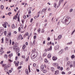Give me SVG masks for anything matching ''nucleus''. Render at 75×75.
<instances>
[{
	"label": "nucleus",
	"mask_w": 75,
	"mask_h": 75,
	"mask_svg": "<svg viewBox=\"0 0 75 75\" xmlns=\"http://www.w3.org/2000/svg\"><path fill=\"white\" fill-rule=\"evenodd\" d=\"M62 23H65L66 25H68L70 23V20H69L68 17H64L62 20Z\"/></svg>",
	"instance_id": "obj_1"
},
{
	"label": "nucleus",
	"mask_w": 75,
	"mask_h": 75,
	"mask_svg": "<svg viewBox=\"0 0 75 75\" xmlns=\"http://www.w3.org/2000/svg\"><path fill=\"white\" fill-rule=\"evenodd\" d=\"M37 55V52H34L31 55V57L32 59H34Z\"/></svg>",
	"instance_id": "obj_2"
},
{
	"label": "nucleus",
	"mask_w": 75,
	"mask_h": 75,
	"mask_svg": "<svg viewBox=\"0 0 75 75\" xmlns=\"http://www.w3.org/2000/svg\"><path fill=\"white\" fill-rule=\"evenodd\" d=\"M17 45H18L17 43H16L13 47V48L15 50H17V49H18V46H17Z\"/></svg>",
	"instance_id": "obj_3"
},
{
	"label": "nucleus",
	"mask_w": 75,
	"mask_h": 75,
	"mask_svg": "<svg viewBox=\"0 0 75 75\" xmlns=\"http://www.w3.org/2000/svg\"><path fill=\"white\" fill-rule=\"evenodd\" d=\"M7 25H8V23L7 22H5L2 25L4 28H6Z\"/></svg>",
	"instance_id": "obj_4"
},
{
	"label": "nucleus",
	"mask_w": 75,
	"mask_h": 75,
	"mask_svg": "<svg viewBox=\"0 0 75 75\" xmlns=\"http://www.w3.org/2000/svg\"><path fill=\"white\" fill-rule=\"evenodd\" d=\"M53 65L54 67H58L59 64L57 63H54L53 64Z\"/></svg>",
	"instance_id": "obj_5"
},
{
	"label": "nucleus",
	"mask_w": 75,
	"mask_h": 75,
	"mask_svg": "<svg viewBox=\"0 0 75 75\" xmlns=\"http://www.w3.org/2000/svg\"><path fill=\"white\" fill-rule=\"evenodd\" d=\"M4 69L6 72H7L8 71V68L7 66H5L4 67Z\"/></svg>",
	"instance_id": "obj_6"
},
{
	"label": "nucleus",
	"mask_w": 75,
	"mask_h": 75,
	"mask_svg": "<svg viewBox=\"0 0 75 75\" xmlns=\"http://www.w3.org/2000/svg\"><path fill=\"white\" fill-rule=\"evenodd\" d=\"M52 59L53 61H56V60H57V57H52Z\"/></svg>",
	"instance_id": "obj_7"
},
{
	"label": "nucleus",
	"mask_w": 75,
	"mask_h": 75,
	"mask_svg": "<svg viewBox=\"0 0 75 75\" xmlns=\"http://www.w3.org/2000/svg\"><path fill=\"white\" fill-rule=\"evenodd\" d=\"M54 48L55 50H57L59 48V45H56L55 47Z\"/></svg>",
	"instance_id": "obj_8"
},
{
	"label": "nucleus",
	"mask_w": 75,
	"mask_h": 75,
	"mask_svg": "<svg viewBox=\"0 0 75 75\" xmlns=\"http://www.w3.org/2000/svg\"><path fill=\"white\" fill-rule=\"evenodd\" d=\"M3 34V30H0V35L1 36Z\"/></svg>",
	"instance_id": "obj_9"
},
{
	"label": "nucleus",
	"mask_w": 75,
	"mask_h": 75,
	"mask_svg": "<svg viewBox=\"0 0 75 75\" xmlns=\"http://www.w3.org/2000/svg\"><path fill=\"white\" fill-rule=\"evenodd\" d=\"M16 28V26H15V25L14 24H13L12 25L11 28L13 29V28Z\"/></svg>",
	"instance_id": "obj_10"
},
{
	"label": "nucleus",
	"mask_w": 75,
	"mask_h": 75,
	"mask_svg": "<svg viewBox=\"0 0 75 75\" xmlns=\"http://www.w3.org/2000/svg\"><path fill=\"white\" fill-rule=\"evenodd\" d=\"M40 69L41 70H42V71L43 69H44V66L43 65H42L41 66V67L40 68Z\"/></svg>",
	"instance_id": "obj_11"
},
{
	"label": "nucleus",
	"mask_w": 75,
	"mask_h": 75,
	"mask_svg": "<svg viewBox=\"0 0 75 75\" xmlns=\"http://www.w3.org/2000/svg\"><path fill=\"white\" fill-rule=\"evenodd\" d=\"M8 57V56H7V54H5L4 56V58H5V59H7V58Z\"/></svg>",
	"instance_id": "obj_12"
},
{
	"label": "nucleus",
	"mask_w": 75,
	"mask_h": 75,
	"mask_svg": "<svg viewBox=\"0 0 75 75\" xmlns=\"http://www.w3.org/2000/svg\"><path fill=\"white\" fill-rule=\"evenodd\" d=\"M25 73L26 74H28V69H26L25 70Z\"/></svg>",
	"instance_id": "obj_13"
},
{
	"label": "nucleus",
	"mask_w": 75,
	"mask_h": 75,
	"mask_svg": "<svg viewBox=\"0 0 75 75\" xmlns=\"http://www.w3.org/2000/svg\"><path fill=\"white\" fill-rule=\"evenodd\" d=\"M51 57V54H49L47 55V57L48 58H50V57Z\"/></svg>",
	"instance_id": "obj_14"
},
{
	"label": "nucleus",
	"mask_w": 75,
	"mask_h": 75,
	"mask_svg": "<svg viewBox=\"0 0 75 75\" xmlns=\"http://www.w3.org/2000/svg\"><path fill=\"white\" fill-rule=\"evenodd\" d=\"M36 50L35 48H34L33 49V50L32 51V52H33V53L34 52H35V51H36Z\"/></svg>",
	"instance_id": "obj_15"
},
{
	"label": "nucleus",
	"mask_w": 75,
	"mask_h": 75,
	"mask_svg": "<svg viewBox=\"0 0 75 75\" xmlns=\"http://www.w3.org/2000/svg\"><path fill=\"white\" fill-rule=\"evenodd\" d=\"M21 37H22V35H19L18 37V40H20L21 38Z\"/></svg>",
	"instance_id": "obj_16"
},
{
	"label": "nucleus",
	"mask_w": 75,
	"mask_h": 75,
	"mask_svg": "<svg viewBox=\"0 0 75 75\" xmlns=\"http://www.w3.org/2000/svg\"><path fill=\"white\" fill-rule=\"evenodd\" d=\"M25 47H26V46H25V45H23L22 47V49L23 50H24L25 48Z\"/></svg>",
	"instance_id": "obj_17"
},
{
	"label": "nucleus",
	"mask_w": 75,
	"mask_h": 75,
	"mask_svg": "<svg viewBox=\"0 0 75 75\" xmlns=\"http://www.w3.org/2000/svg\"><path fill=\"white\" fill-rule=\"evenodd\" d=\"M52 50V46H51L50 48H49L47 49V51H50V50Z\"/></svg>",
	"instance_id": "obj_18"
},
{
	"label": "nucleus",
	"mask_w": 75,
	"mask_h": 75,
	"mask_svg": "<svg viewBox=\"0 0 75 75\" xmlns=\"http://www.w3.org/2000/svg\"><path fill=\"white\" fill-rule=\"evenodd\" d=\"M44 62L45 63H48V61L47 60V59H45Z\"/></svg>",
	"instance_id": "obj_19"
},
{
	"label": "nucleus",
	"mask_w": 75,
	"mask_h": 75,
	"mask_svg": "<svg viewBox=\"0 0 75 75\" xmlns=\"http://www.w3.org/2000/svg\"><path fill=\"white\" fill-rule=\"evenodd\" d=\"M75 67V66H74V65L72 64H70V68H72V67Z\"/></svg>",
	"instance_id": "obj_20"
},
{
	"label": "nucleus",
	"mask_w": 75,
	"mask_h": 75,
	"mask_svg": "<svg viewBox=\"0 0 75 75\" xmlns=\"http://www.w3.org/2000/svg\"><path fill=\"white\" fill-rule=\"evenodd\" d=\"M62 52H63V50H62L60 51L59 52V53L60 54H62Z\"/></svg>",
	"instance_id": "obj_21"
},
{
	"label": "nucleus",
	"mask_w": 75,
	"mask_h": 75,
	"mask_svg": "<svg viewBox=\"0 0 75 75\" xmlns=\"http://www.w3.org/2000/svg\"><path fill=\"white\" fill-rule=\"evenodd\" d=\"M47 54L46 52L44 53L43 54V57H45L47 56Z\"/></svg>",
	"instance_id": "obj_22"
},
{
	"label": "nucleus",
	"mask_w": 75,
	"mask_h": 75,
	"mask_svg": "<svg viewBox=\"0 0 75 75\" xmlns=\"http://www.w3.org/2000/svg\"><path fill=\"white\" fill-rule=\"evenodd\" d=\"M62 38V35H60L58 37V39H61V38Z\"/></svg>",
	"instance_id": "obj_23"
},
{
	"label": "nucleus",
	"mask_w": 75,
	"mask_h": 75,
	"mask_svg": "<svg viewBox=\"0 0 75 75\" xmlns=\"http://www.w3.org/2000/svg\"><path fill=\"white\" fill-rule=\"evenodd\" d=\"M38 31L39 33V34L40 33V31H41V29L40 28H39L38 30Z\"/></svg>",
	"instance_id": "obj_24"
},
{
	"label": "nucleus",
	"mask_w": 75,
	"mask_h": 75,
	"mask_svg": "<svg viewBox=\"0 0 75 75\" xmlns=\"http://www.w3.org/2000/svg\"><path fill=\"white\" fill-rule=\"evenodd\" d=\"M47 72V70L45 69L43 70V73H46Z\"/></svg>",
	"instance_id": "obj_25"
},
{
	"label": "nucleus",
	"mask_w": 75,
	"mask_h": 75,
	"mask_svg": "<svg viewBox=\"0 0 75 75\" xmlns=\"http://www.w3.org/2000/svg\"><path fill=\"white\" fill-rule=\"evenodd\" d=\"M1 43H3V42H4V38H2L1 39Z\"/></svg>",
	"instance_id": "obj_26"
},
{
	"label": "nucleus",
	"mask_w": 75,
	"mask_h": 75,
	"mask_svg": "<svg viewBox=\"0 0 75 75\" xmlns=\"http://www.w3.org/2000/svg\"><path fill=\"white\" fill-rule=\"evenodd\" d=\"M17 16H16L15 15V16L13 17V19L16 20V19H17Z\"/></svg>",
	"instance_id": "obj_27"
},
{
	"label": "nucleus",
	"mask_w": 75,
	"mask_h": 75,
	"mask_svg": "<svg viewBox=\"0 0 75 75\" xmlns=\"http://www.w3.org/2000/svg\"><path fill=\"white\" fill-rule=\"evenodd\" d=\"M59 73V71L57 70L55 72V74H57Z\"/></svg>",
	"instance_id": "obj_28"
},
{
	"label": "nucleus",
	"mask_w": 75,
	"mask_h": 75,
	"mask_svg": "<svg viewBox=\"0 0 75 75\" xmlns=\"http://www.w3.org/2000/svg\"><path fill=\"white\" fill-rule=\"evenodd\" d=\"M8 56L9 57H11L13 56V54L11 53V54H9L8 55Z\"/></svg>",
	"instance_id": "obj_29"
},
{
	"label": "nucleus",
	"mask_w": 75,
	"mask_h": 75,
	"mask_svg": "<svg viewBox=\"0 0 75 75\" xmlns=\"http://www.w3.org/2000/svg\"><path fill=\"white\" fill-rule=\"evenodd\" d=\"M70 62L69 61L67 63V65H69V64H70Z\"/></svg>",
	"instance_id": "obj_30"
},
{
	"label": "nucleus",
	"mask_w": 75,
	"mask_h": 75,
	"mask_svg": "<svg viewBox=\"0 0 75 75\" xmlns=\"http://www.w3.org/2000/svg\"><path fill=\"white\" fill-rule=\"evenodd\" d=\"M44 32H45L44 30V29H42V30L41 31V33H44Z\"/></svg>",
	"instance_id": "obj_31"
},
{
	"label": "nucleus",
	"mask_w": 75,
	"mask_h": 75,
	"mask_svg": "<svg viewBox=\"0 0 75 75\" xmlns=\"http://www.w3.org/2000/svg\"><path fill=\"white\" fill-rule=\"evenodd\" d=\"M1 8L2 10H3V8H4V6H3V5H1Z\"/></svg>",
	"instance_id": "obj_32"
},
{
	"label": "nucleus",
	"mask_w": 75,
	"mask_h": 75,
	"mask_svg": "<svg viewBox=\"0 0 75 75\" xmlns=\"http://www.w3.org/2000/svg\"><path fill=\"white\" fill-rule=\"evenodd\" d=\"M2 65V67H7V66H6V64H3Z\"/></svg>",
	"instance_id": "obj_33"
},
{
	"label": "nucleus",
	"mask_w": 75,
	"mask_h": 75,
	"mask_svg": "<svg viewBox=\"0 0 75 75\" xmlns=\"http://www.w3.org/2000/svg\"><path fill=\"white\" fill-rule=\"evenodd\" d=\"M71 58H75V56L74 55H73L71 56Z\"/></svg>",
	"instance_id": "obj_34"
},
{
	"label": "nucleus",
	"mask_w": 75,
	"mask_h": 75,
	"mask_svg": "<svg viewBox=\"0 0 75 75\" xmlns=\"http://www.w3.org/2000/svg\"><path fill=\"white\" fill-rule=\"evenodd\" d=\"M64 49L65 50H68V47H66L64 48Z\"/></svg>",
	"instance_id": "obj_35"
},
{
	"label": "nucleus",
	"mask_w": 75,
	"mask_h": 75,
	"mask_svg": "<svg viewBox=\"0 0 75 75\" xmlns=\"http://www.w3.org/2000/svg\"><path fill=\"white\" fill-rule=\"evenodd\" d=\"M15 65L16 67H18V64H17V63H16L15 64Z\"/></svg>",
	"instance_id": "obj_36"
},
{
	"label": "nucleus",
	"mask_w": 75,
	"mask_h": 75,
	"mask_svg": "<svg viewBox=\"0 0 75 75\" xmlns=\"http://www.w3.org/2000/svg\"><path fill=\"white\" fill-rule=\"evenodd\" d=\"M54 7H56L57 4H56V3H54Z\"/></svg>",
	"instance_id": "obj_37"
},
{
	"label": "nucleus",
	"mask_w": 75,
	"mask_h": 75,
	"mask_svg": "<svg viewBox=\"0 0 75 75\" xmlns=\"http://www.w3.org/2000/svg\"><path fill=\"white\" fill-rule=\"evenodd\" d=\"M18 30L19 32H20V30H21V28L20 27H19L18 28Z\"/></svg>",
	"instance_id": "obj_38"
},
{
	"label": "nucleus",
	"mask_w": 75,
	"mask_h": 75,
	"mask_svg": "<svg viewBox=\"0 0 75 75\" xmlns=\"http://www.w3.org/2000/svg\"><path fill=\"white\" fill-rule=\"evenodd\" d=\"M4 62V61H1V62L0 63V64H1V65L2 64H3V62Z\"/></svg>",
	"instance_id": "obj_39"
},
{
	"label": "nucleus",
	"mask_w": 75,
	"mask_h": 75,
	"mask_svg": "<svg viewBox=\"0 0 75 75\" xmlns=\"http://www.w3.org/2000/svg\"><path fill=\"white\" fill-rule=\"evenodd\" d=\"M28 70H29V72H30V65L28 66Z\"/></svg>",
	"instance_id": "obj_40"
},
{
	"label": "nucleus",
	"mask_w": 75,
	"mask_h": 75,
	"mask_svg": "<svg viewBox=\"0 0 75 75\" xmlns=\"http://www.w3.org/2000/svg\"><path fill=\"white\" fill-rule=\"evenodd\" d=\"M51 70L52 71H53L54 70V68L53 67H52L51 68Z\"/></svg>",
	"instance_id": "obj_41"
},
{
	"label": "nucleus",
	"mask_w": 75,
	"mask_h": 75,
	"mask_svg": "<svg viewBox=\"0 0 75 75\" xmlns=\"http://www.w3.org/2000/svg\"><path fill=\"white\" fill-rule=\"evenodd\" d=\"M47 8H44L42 10V11H46V10H47Z\"/></svg>",
	"instance_id": "obj_42"
},
{
	"label": "nucleus",
	"mask_w": 75,
	"mask_h": 75,
	"mask_svg": "<svg viewBox=\"0 0 75 75\" xmlns=\"http://www.w3.org/2000/svg\"><path fill=\"white\" fill-rule=\"evenodd\" d=\"M33 18H32L30 19V23H32V22H33Z\"/></svg>",
	"instance_id": "obj_43"
},
{
	"label": "nucleus",
	"mask_w": 75,
	"mask_h": 75,
	"mask_svg": "<svg viewBox=\"0 0 75 75\" xmlns=\"http://www.w3.org/2000/svg\"><path fill=\"white\" fill-rule=\"evenodd\" d=\"M11 34V32H9V33H8V35L9 36V37H10Z\"/></svg>",
	"instance_id": "obj_44"
},
{
	"label": "nucleus",
	"mask_w": 75,
	"mask_h": 75,
	"mask_svg": "<svg viewBox=\"0 0 75 75\" xmlns=\"http://www.w3.org/2000/svg\"><path fill=\"white\" fill-rule=\"evenodd\" d=\"M72 42H70L68 43H67L68 45H69V44H72Z\"/></svg>",
	"instance_id": "obj_45"
},
{
	"label": "nucleus",
	"mask_w": 75,
	"mask_h": 75,
	"mask_svg": "<svg viewBox=\"0 0 75 75\" xmlns=\"http://www.w3.org/2000/svg\"><path fill=\"white\" fill-rule=\"evenodd\" d=\"M36 37H37V36H36V35H35L33 37V38H34V40H35V39H36Z\"/></svg>",
	"instance_id": "obj_46"
},
{
	"label": "nucleus",
	"mask_w": 75,
	"mask_h": 75,
	"mask_svg": "<svg viewBox=\"0 0 75 75\" xmlns=\"http://www.w3.org/2000/svg\"><path fill=\"white\" fill-rule=\"evenodd\" d=\"M3 51V48H2V47H1V50H0V52H2Z\"/></svg>",
	"instance_id": "obj_47"
},
{
	"label": "nucleus",
	"mask_w": 75,
	"mask_h": 75,
	"mask_svg": "<svg viewBox=\"0 0 75 75\" xmlns=\"http://www.w3.org/2000/svg\"><path fill=\"white\" fill-rule=\"evenodd\" d=\"M28 58H29L28 57V58H27L26 59H25L26 62H27V61H28Z\"/></svg>",
	"instance_id": "obj_48"
},
{
	"label": "nucleus",
	"mask_w": 75,
	"mask_h": 75,
	"mask_svg": "<svg viewBox=\"0 0 75 75\" xmlns=\"http://www.w3.org/2000/svg\"><path fill=\"white\" fill-rule=\"evenodd\" d=\"M25 35H26L27 36H28V32L26 33Z\"/></svg>",
	"instance_id": "obj_49"
},
{
	"label": "nucleus",
	"mask_w": 75,
	"mask_h": 75,
	"mask_svg": "<svg viewBox=\"0 0 75 75\" xmlns=\"http://www.w3.org/2000/svg\"><path fill=\"white\" fill-rule=\"evenodd\" d=\"M57 69H58L59 70L61 69V67H57Z\"/></svg>",
	"instance_id": "obj_50"
},
{
	"label": "nucleus",
	"mask_w": 75,
	"mask_h": 75,
	"mask_svg": "<svg viewBox=\"0 0 75 75\" xmlns=\"http://www.w3.org/2000/svg\"><path fill=\"white\" fill-rule=\"evenodd\" d=\"M4 34L5 35H6V34H7V31H5L4 32Z\"/></svg>",
	"instance_id": "obj_51"
},
{
	"label": "nucleus",
	"mask_w": 75,
	"mask_h": 75,
	"mask_svg": "<svg viewBox=\"0 0 75 75\" xmlns=\"http://www.w3.org/2000/svg\"><path fill=\"white\" fill-rule=\"evenodd\" d=\"M22 68V67L21 66L19 67L18 68V69H21V68Z\"/></svg>",
	"instance_id": "obj_52"
},
{
	"label": "nucleus",
	"mask_w": 75,
	"mask_h": 75,
	"mask_svg": "<svg viewBox=\"0 0 75 75\" xmlns=\"http://www.w3.org/2000/svg\"><path fill=\"white\" fill-rule=\"evenodd\" d=\"M6 41H8V39L7 38H6Z\"/></svg>",
	"instance_id": "obj_53"
},
{
	"label": "nucleus",
	"mask_w": 75,
	"mask_h": 75,
	"mask_svg": "<svg viewBox=\"0 0 75 75\" xmlns=\"http://www.w3.org/2000/svg\"><path fill=\"white\" fill-rule=\"evenodd\" d=\"M62 74H65V73L64 71H62Z\"/></svg>",
	"instance_id": "obj_54"
},
{
	"label": "nucleus",
	"mask_w": 75,
	"mask_h": 75,
	"mask_svg": "<svg viewBox=\"0 0 75 75\" xmlns=\"http://www.w3.org/2000/svg\"><path fill=\"white\" fill-rule=\"evenodd\" d=\"M61 71H62L63 70V67H60V69Z\"/></svg>",
	"instance_id": "obj_55"
},
{
	"label": "nucleus",
	"mask_w": 75,
	"mask_h": 75,
	"mask_svg": "<svg viewBox=\"0 0 75 75\" xmlns=\"http://www.w3.org/2000/svg\"><path fill=\"white\" fill-rule=\"evenodd\" d=\"M31 13V11H29L28 12V14L30 15V13Z\"/></svg>",
	"instance_id": "obj_56"
},
{
	"label": "nucleus",
	"mask_w": 75,
	"mask_h": 75,
	"mask_svg": "<svg viewBox=\"0 0 75 75\" xmlns=\"http://www.w3.org/2000/svg\"><path fill=\"white\" fill-rule=\"evenodd\" d=\"M47 40V41H50V38H48Z\"/></svg>",
	"instance_id": "obj_57"
},
{
	"label": "nucleus",
	"mask_w": 75,
	"mask_h": 75,
	"mask_svg": "<svg viewBox=\"0 0 75 75\" xmlns=\"http://www.w3.org/2000/svg\"><path fill=\"white\" fill-rule=\"evenodd\" d=\"M10 14H11V13L9 12L8 13L7 15H9Z\"/></svg>",
	"instance_id": "obj_58"
},
{
	"label": "nucleus",
	"mask_w": 75,
	"mask_h": 75,
	"mask_svg": "<svg viewBox=\"0 0 75 75\" xmlns=\"http://www.w3.org/2000/svg\"><path fill=\"white\" fill-rule=\"evenodd\" d=\"M35 40H34L33 42V44H35Z\"/></svg>",
	"instance_id": "obj_59"
},
{
	"label": "nucleus",
	"mask_w": 75,
	"mask_h": 75,
	"mask_svg": "<svg viewBox=\"0 0 75 75\" xmlns=\"http://www.w3.org/2000/svg\"><path fill=\"white\" fill-rule=\"evenodd\" d=\"M11 52L10 51H8L7 52V54H10Z\"/></svg>",
	"instance_id": "obj_60"
},
{
	"label": "nucleus",
	"mask_w": 75,
	"mask_h": 75,
	"mask_svg": "<svg viewBox=\"0 0 75 75\" xmlns=\"http://www.w3.org/2000/svg\"><path fill=\"white\" fill-rule=\"evenodd\" d=\"M45 40H44L43 42V44H45Z\"/></svg>",
	"instance_id": "obj_61"
},
{
	"label": "nucleus",
	"mask_w": 75,
	"mask_h": 75,
	"mask_svg": "<svg viewBox=\"0 0 75 75\" xmlns=\"http://www.w3.org/2000/svg\"><path fill=\"white\" fill-rule=\"evenodd\" d=\"M73 65L74 66V67H75V61L73 62Z\"/></svg>",
	"instance_id": "obj_62"
},
{
	"label": "nucleus",
	"mask_w": 75,
	"mask_h": 75,
	"mask_svg": "<svg viewBox=\"0 0 75 75\" xmlns=\"http://www.w3.org/2000/svg\"><path fill=\"white\" fill-rule=\"evenodd\" d=\"M22 58H25V56L24 55L22 56Z\"/></svg>",
	"instance_id": "obj_63"
},
{
	"label": "nucleus",
	"mask_w": 75,
	"mask_h": 75,
	"mask_svg": "<svg viewBox=\"0 0 75 75\" xmlns=\"http://www.w3.org/2000/svg\"><path fill=\"white\" fill-rule=\"evenodd\" d=\"M73 10V9H71L70 10V12H72V11Z\"/></svg>",
	"instance_id": "obj_64"
}]
</instances>
